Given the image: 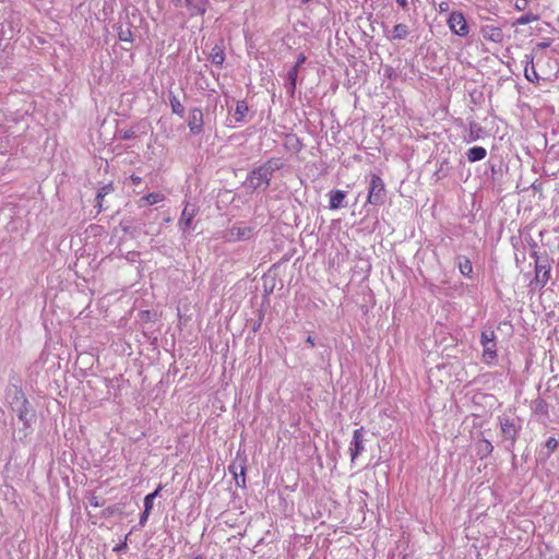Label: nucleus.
<instances>
[{
  "label": "nucleus",
  "mask_w": 559,
  "mask_h": 559,
  "mask_svg": "<svg viewBox=\"0 0 559 559\" xmlns=\"http://www.w3.org/2000/svg\"><path fill=\"white\" fill-rule=\"evenodd\" d=\"M385 199V185L382 178L372 174L370 177V187L368 192L367 202L372 205H382Z\"/></svg>",
  "instance_id": "f257e3e1"
},
{
  "label": "nucleus",
  "mask_w": 559,
  "mask_h": 559,
  "mask_svg": "<svg viewBox=\"0 0 559 559\" xmlns=\"http://www.w3.org/2000/svg\"><path fill=\"white\" fill-rule=\"evenodd\" d=\"M551 277V265L548 260L536 261L535 263V276L531 281L530 286L543 288Z\"/></svg>",
  "instance_id": "f03ea898"
},
{
  "label": "nucleus",
  "mask_w": 559,
  "mask_h": 559,
  "mask_svg": "<svg viewBox=\"0 0 559 559\" xmlns=\"http://www.w3.org/2000/svg\"><path fill=\"white\" fill-rule=\"evenodd\" d=\"M448 25L454 34L461 37H466L469 33V27L462 12H452L448 19Z\"/></svg>",
  "instance_id": "7ed1b4c3"
},
{
  "label": "nucleus",
  "mask_w": 559,
  "mask_h": 559,
  "mask_svg": "<svg viewBox=\"0 0 559 559\" xmlns=\"http://www.w3.org/2000/svg\"><path fill=\"white\" fill-rule=\"evenodd\" d=\"M272 176V167L267 164L254 169L249 175V181L254 188L267 187Z\"/></svg>",
  "instance_id": "20e7f679"
},
{
  "label": "nucleus",
  "mask_w": 559,
  "mask_h": 559,
  "mask_svg": "<svg viewBox=\"0 0 559 559\" xmlns=\"http://www.w3.org/2000/svg\"><path fill=\"white\" fill-rule=\"evenodd\" d=\"M364 428H359L354 430L353 432V439L350 441L349 445V454H350V461L354 463L356 459L365 451V444H364Z\"/></svg>",
  "instance_id": "39448f33"
},
{
  "label": "nucleus",
  "mask_w": 559,
  "mask_h": 559,
  "mask_svg": "<svg viewBox=\"0 0 559 559\" xmlns=\"http://www.w3.org/2000/svg\"><path fill=\"white\" fill-rule=\"evenodd\" d=\"M480 34L485 40L495 44H501L504 38V33L501 27L489 24L481 26Z\"/></svg>",
  "instance_id": "423d86ee"
},
{
  "label": "nucleus",
  "mask_w": 559,
  "mask_h": 559,
  "mask_svg": "<svg viewBox=\"0 0 559 559\" xmlns=\"http://www.w3.org/2000/svg\"><path fill=\"white\" fill-rule=\"evenodd\" d=\"M203 112L200 108H193L189 112L188 127L191 133L200 134L203 130Z\"/></svg>",
  "instance_id": "0eeeda50"
},
{
  "label": "nucleus",
  "mask_w": 559,
  "mask_h": 559,
  "mask_svg": "<svg viewBox=\"0 0 559 559\" xmlns=\"http://www.w3.org/2000/svg\"><path fill=\"white\" fill-rule=\"evenodd\" d=\"M190 16H202L210 7V0H185Z\"/></svg>",
  "instance_id": "6e6552de"
},
{
  "label": "nucleus",
  "mask_w": 559,
  "mask_h": 559,
  "mask_svg": "<svg viewBox=\"0 0 559 559\" xmlns=\"http://www.w3.org/2000/svg\"><path fill=\"white\" fill-rule=\"evenodd\" d=\"M198 214L197 207H190L188 204L182 210L181 216L179 218V226L180 228L186 231L191 228V224L195 215Z\"/></svg>",
  "instance_id": "1a4fd4ad"
},
{
  "label": "nucleus",
  "mask_w": 559,
  "mask_h": 559,
  "mask_svg": "<svg viewBox=\"0 0 559 559\" xmlns=\"http://www.w3.org/2000/svg\"><path fill=\"white\" fill-rule=\"evenodd\" d=\"M305 61H306V56L304 53H300L297 58L296 64L287 73V78L289 81V88H290L292 94L295 92V88H296L299 68L301 67V64Z\"/></svg>",
  "instance_id": "9d476101"
},
{
  "label": "nucleus",
  "mask_w": 559,
  "mask_h": 559,
  "mask_svg": "<svg viewBox=\"0 0 559 559\" xmlns=\"http://www.w3.org/2000/svg\"><path fill=\"white\" fill-rule=\"evenodd\" d=\"M165 200V195L162 192H151L142 197L138 201V205L140 207L147 206V205H154L159 202H163Z\"/></svg>",
  "instance_id": "9b49d317"
},
{
  "label": "nucleus",
  "mask_w": 559,
  "mask_h": 559,
  "mask_svg": "<svg viewBox=\"0 0 559 559\" xmlns=\"http://www.w3.org/2000/svg\"><path fill=\"white\" fill-rule=\"evenodd\" d=\"M346 193L342 190L331 191L329 194V206L331 210H337L343 206Z\"/></svg>",
  "instance_id": "f8f14e48"
},
{
  "label": "nucleus",
  "mask_w": 559,
  "mask_h": 559,
  "mask_svg": "<svg viewBox=\"0 0 559 559\" xmlns=\"http://www.w3.org/2000/svg\"><path fill=\"white\" fill-rule=\"evenodd\" d=\"M487 151L483 146H474L467 150L466 157L468 162L475 163L486 157Z\"/></svg>",
  "instance_id": "ddd939ff"
},
{
  "label": "nucleus",
  "mask_w": 559,
  "mask_h": 559,
  "mask_svg": "<svg viewBox=\"0 0 559 559\" xmlns=\"http://www.w3.org/2000/svg\"><path fill=\"white\" fill-rule=\"evenodd\" d=\"M500 425H501V431L502 433L509 438V439H512L514 440L515 439V436H516V427L514 425V423L510 419H502L500 421Z\"/></svg>",
  "instance_id": "4468645a"
},
{
  "label": "nucleus",
  "mask_w": 559,
  "mask_h": 559,
  "mask_svg": "<svg viewBox=\"0 0 559 559\" xmlns=\"http://www.w3.org/2000/svg\"><path fill=\"white\" fill-rule=\"evenodd\" d=\"M210 59L214 64H216L218 67H223L224 61H225V52H224L223 48L219 46H214L212 48Z\"/></svg>",
  "instance_id": "2eb2a0df"
},
{
  "label": "nucleus",
  "mask_w": 559,
  "mask_h": 559,
  "mask_svg": "<svg viewBox=\"0 0 559 559\" xmlns=\"http://www.w3.org/2000/svg\"><path fill=\"white\" fill-rule=\"evenodd\" d=\"M231 234L236 236V239H249L252 235V230L249 227H234Z\"/></svg>",
  "instance_id": "dca6fc26"
},
{
  "label": "nucleus",
  "mask_w": 559,
  "mask_h": 559,
  "mask_svg": "<svg viewBox=\"0 0 559 559\" xmlns=\"http://www.w3.org/2000/svg\"><path fill=\"white\" fill-rule=\"evenodd\" d=\"M495 332L492 330H486L481 333V340L480 343L484 348L488 349L489 345H495Z\"/></svg>",
  "instance_id": "f3484780"
},
{
  "label": "nucleus",
  "mask_w": 559,
  "mask_h": 559,
  "mask_svg": "<svg viewBox=\"0 0 559 559\" xmlns=\"http://www.w3.org/2000/svg\"><path fill=\"white\" fill-rule=\"evenodd\" d=\"M249 108L243 100L237 102L236 109H235V116L237 121L243 120L245 116L247 115Z\"/></svg>",
  "instance_id": "a211bd4d"
},
{
  "label": "nucleus",
  "mask_w": 559,
  "mask_h": 559,
  "mask_svg": "<svg viewBox=\"0 0 559 559\" xmlns=\"http://www.w3.org/2000/svg\"><path fill=\"white\" fill-rule=\"evenodd\" d=\"M408 35V27L405 24H396L393 27V39H403Z\"/></svg>",
  "instance_id": "6ab92c4d"
},
{
  "label": "nucleus",
  "mask_w": 559,
  "mask_h": 559,
  "mask_svg": "<svg viewBox=\"0 0 559 559\" xmlns=\"http://www.w3.org/2000/svg\"><path fill=\"white\" fill-rule=\"evenodd\" d=\"M160 490H162V485H159L154 492L148 493L147 496H145V498H144V509H146V511L147 510H150V511L152 510L153 501L158 496Z\"/></svg>",
  "instance_id": "aec40b11"
},
{
  "label": "nucleus",
  "mask_w": 559,
  "mask_h": 559,
  "mask_svg": "<svg viewBox=\"0 0 559 559\" xmlns=\"http://www.w3.org/2000/svg\"><path fill=\"white\" fill-rule=\"evenodd\" d=\"M459 270L462 275L469 276L473 272V265L469 259L465 258L462 262H460Z\"/></svg>",
  "instance_id": "412c9836"
},
{
  "label": "nucleus",
  "mask_w": 559,
  "mask_h": 559,
  "mask_svg": "<svg viewBox=\"0 0 559 559\" xmlns=\"http://www.w3.org/2000/svg\"><path fill=\"white\" fill-rule=\"evenodd\" d=\"M537 20H538L537 15H535L533 13H527V14H524V15L520 16L519 19H516V21L513 23V25H525V24L535 22Z\"/></svg>",
  "instance_id": "4be33fe9"
},
{
  "label": "nucleus",
  "mask_w": 559,
  "mask_h": 559,
  "mask_svg": "<svg viewBox=\"0 0 559 559\" xmlns=\"http://www.w3.org/2000/svg\"><path fill=\"white\" fill-rule=\"evenodd\" d=\"M170 105H171V109H173L174 114H176L180 117H183L185 107L182 106V104L180 103V100L177 97L170 98Z\"/></svg>",
  "instance_id": "5701e85b"
},
{
  "label": "nucleus",
  "mask_w": 559,
  "mask_h": 559,
  "mask_svg": "<svg viewBox=\"0 0 559 559\" xmlns=\"http://www.w3.org/2000/svg\"><path fill=\"white\" fill-rule=\"evenodd\" d=\"M524 75H525V78H526L530 82H533V83H534V82H537V81H538V79H539V75H538V73L536 72V70H535V68H534V66H533V64H532V67H531V68H527V67L525 68V70H524Z\"/></svg>",
  "instance_id": "b1692460"
},
{
  "label": "nucleus",
  "mask_w": 559,
  "mask_h": 559,
  "mask_svg": "<svg viewBox=\"0 0 559 559\" xmlns=\"http://www.w3.org/2000/svg\"><path fill=\"white\" fill-rule=\"evenodd\" d=\"M497 352H484L483 353V360L490 364L492 360L496 359Z\"/></svg>",
  "instance_id": "393cba45"
},
{
  "label": "nucleus",
  "mask_w": 559,
  "mask_h": 559,
  "mask_svg": "<svg viewBox=\"0 0 559 559\" xmlns=\"http://www.w3.org/2000/svg\"><path fill=\"white\" fill-rule=\"evenodd\" d=\"M557 445H558V442H557V440H556L555 438H552V437L548 438V440L546 441V447H547L549 450H551V451H554V450L557 448Z\"/></svg>",
  "instance_id": "a878e982"
},
{
  "label": "nucleus",
  "mask_w": 559,
  "mask_h": 559,
  "mask_svg": "<svg viewBox=\"0 0 559 559\" xmlns=\"http://www.w3.org/2000/svg\"><path fill=\"white\" fill-rule=\"evenodd\" d=\"M135 135V132L133 130H124V131H121V138L123 140H129V139H132L134 138Z\"/></svg>",
  "instance_id": "bb28decb"
},
{
  "label": "nucleus",
  "mask_w": 559,
  "mask_h": 559,
  "mask_svg": "<svg viewBox=\"0 0 559 559\" xmlns=\"http://www.w3.org/2000/svg\"><path fill=\"white\" fill-rule=\"evenodd\" d=\"M90 504L94 508H99L103 506V503L99 501V498L96 497V496H93L91 499H90Z\"/></svg>",
  "instance_id": "cd10ccee"
},
{
  "label": "nucleus",
  "mask_w": 559,
  "mask_h": 559,
  "mask_svg": "<svg viewBox=\"0 0 559 559\" xmlns=\"http://www.w3.org/2000/svg\"><path fill=\"white\" fill-rule=\"evenodd\" d=\"M150 510L146 511V509H144L143 513L141 514V518H140V524L141 525H144L145 522L147 521V518L150 515Z\"/></svg>",
  "instance_id": "c85d7f7f"
},
{
  "label": "nucleus",
  "mask_w": 559,
  "mask_h": 559,
  "mask_svg": "<svg viewBox=\"0 0 559 559\" xmlns=\"http://www.w3.org/2000/svg\"><path fill=\"white\" fill-rule=\"evenodd\" d=\"M130 179H131L132 183H134V185H140L142 182V178L136 175H131Z\"/></svg>",
  "instance_id": "c756f323"
},
{
  "label": "nucleus",
  "mask_w": 559,
  "mask_h": 559,
  "mask_svg": "<svg viewBox=\"0 0 559 559\" xmlns=\"http://www.w3.org/2000/svg\"><path fill=\"white\" fill-rule=\"evenodd\" d=\"M117 510H118V508L116 506H112V507H108L105 512L107 515H112L114 513L117 512Z\"/></svg>",
  "instance_id": "7c9ffc66"
},
{
  "label": "nucleus",
  "mask_w": 559,
  "mask_h": 559,
  "mask_svg": "<svg viewBox=\"0 0 559 559\" xmlns=\"http://www.w3.org/2000/svg\"><path fill=\"white\" fill-rule=\"evenodd\" d=\"M106 193H107V192L105 191V188H103V189H102V191H99V192L97 193V199H98V202H99V206H102L100 202H102V200L104 199V197L106 195Z\"/></svg>",
  "instance_id": "2f4dec72"
},
{
  "label": "nucleus",
  "mask_w": 559,
  "mask_h": 559,
  "mask_svg": "<svg viewBox=\"0 0 559 559\" xmlns=\"http://www.w3.org/2000/svg\"><path fill=\"white\" fill-rule=\"evenodd\" d=\"M449 8H450V5H449V3H448V2H441V3L439 4V9H440V11H442V12L448 11V10H449Z\"/></svg>",
  "instance_id": "473e14b6"
},
{
  "label": "nucleus",
  "mask_w": 559,
  "mask_h": 559,
  "mask_svg": "<svg viewBox=\"0 0 559 559\" xmlns=\"http://www.w3.org/2000/svg\"><path fill=\"white\" fill-rule=\"evenodd\" d=\"M396 2L402 7L406 5V0H396Z\"/></svg>",
  "instance_id": "72a5a7b5"
},
{
  "label": "nucleus",
  "mask_w": 559,
  "mask_h": 559,
  "mask_svg": "<svg viewBox=\"0 0 559 559\" xmlns=\"http://www.w3.org/2000/svg\"><path fill=\"white\" fill-rule=\"evenodd\" d=\"M119 38H120L121 40H128V39H129V37H127V35H119Z\"/></svg>",
  "instance_id": "f704fd0d"
},
{
  "label": "nucleus",
  "mask_w": 559,
  "mask_h": 559,
  "mask_svg": "<svg viewBox=\"0 0 559 559\" xmlns=\"http://www.w3.org/2000/svg\"><path fill=\"white\" fill-rule=\"evenodd\" d=\"M308 343H310V344H311V346H313V343H312V340H311V337H310V336L308 337Z\"/></svg>",
  "instance_id": "c9c22d12"
},
{
  "label": "nucleus",
  "mask_w": 559,
  "mask_h": 559,
  "mask_svg": "<svg viewBox=\"0 0 559 559\" xmlns=\"http://www.w3.org/2000/svg\"><path fill=\"white\" fill-rule=\"evenodd\" d=\"M195 559H202V558H199V557H198V558H195Z\"/></svg>",
  "instance_id": "e433bc0d"
}]
</instances>
